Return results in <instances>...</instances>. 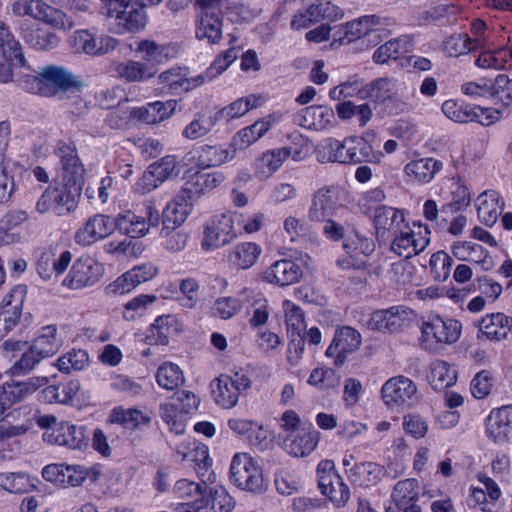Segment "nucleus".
<instances>
[{
  "label": "nucleus",
  "instance_id": "f257e3e1",
  "mask_svg": "<svg viewBox=\"0 0 512 512\" xmlns=\"http://www.w3.org/2000/svg\"><path fill=\"white\" fill-rule=\"evenodd\" d=\"M82 187L78 184L60 180L42 193L35 205L36 212L45 214L52 209L59 216L69 214L77 207Z\"/></svg>",
  "mask_w": 512,
  "mask_h": 512
},
{
  "label": "nucleus",
  "instance_id": "f03ea898",
  "mask_svg": "<svg viewBox=\"0 0 512 512\" xmlns=\"http://www.w3.org/2000/svg\"><path fill=\"white\" fill-rule=\"evenodd\" d=\"M230 479L242 490L261 493L266 488L262 470L247 453L234 455L230 465Z\"/></svg>",
  "mask_w": 512,
  "mask_h": 512
},
{
  "label": "nucleus",
  "instance_id": "7ed1b4c3",
  "mask_svg": "<svg viewBox=\"0 0 512 512\" xmlns=\"http://www.w3.org/2000/svg\"><path fill=\"white\" fill-rule=\"evenodd\" d=\"M159 223L160 214L152 202L144 203L139 215L127 210L116 216L117 229L131 238L145 236L151 227H157Z\"/></svg>",
  "mask_w": 512,
  "mask_h": 512
},
{
  "label": "nucleus",
  "instance_id": "20e7f679",
  "mask_svg": "<svg viewBox=\"0 0 512 512\" xmlns=\"http://www.w3.org/2000/svg\"><path fill=\"white\" fill-rule=\"evenodd\" d=\"M34 78L33 85L41 95H56L59 92L79 91L83 83L77 76L61 66H48Z\"/></svg>",
  "mask_w": 512,
  "mask_h": 512
},
{
  "label": "nucleus",
  "instance_id": "39448f33",
  "mask_svg": "<svg viewBox=\"0 0 512 512\" xmlns=\"http://www.w3.org/2000/svg\"><path fill=\"white\" fill-rule=\"evenodd\" d=\"M11 11L15 16H30L57 28L71 29L74 26L73 21L65 13L42 0H16L11 4Z\"/></svg>",
  "mask_w": 512,
  "mask_h": 512
},
{
  "label": "nucleus",
  "instance_id": "423d86ee",
  "mask_svg": "<svg viewBox=\"0 0 512 512\" xmlns=\"http://www.w3.org/2000/svg\"><path fill=\"white\" fill-rule=\"evenodd\" d=\"M25 64L21 44L8 26L0 22V82H10L13 77L12 67H24Z\"/></svg>",
  "mask_w": 512,
  "mask_h": 512
},
{
  "label": "nucleus",
  "instance_id": "0eeeda50",
  "mask_svg": "<svg viewBox=\"0 0 512 512\" xmlns=\"http://www.w3.org/2000/svg\"><path fill=\"white\" fill-rule=\"evenodd\" d=\"M407 221L404 212L398 208L381 205L375 208L373 214V226L375 236L379 243L387 244L391 237L406 228Z\"/></svg>",
  "mask_w": 512,
  "mask_h": 512
},
{
  "label": "nucleus",
  "instance_id": "6e6552de",
  "mask_svg": "<svg viewBox=\"0 0 512 512\" xmlns=\"http://www.w3.org/2000/svg\"><path fill=\"white\" fill-rule=\"evenodd\" d=\"M381 393L385 404L391 408L411 407L418 402L417 387L405 376H395L387 380Z\"/></svg>",
  "mask_w": 512,
  "mask_h": 512
},
{
  "label": "nucleus",
  "instance_id": "1a4fd4ad",
  "mask_svg": "<svg viewBox=\"0 0 512 512\" xmlns=\"http://www.w3.org/2000/svg\"><path fill=\"white\" fill-rule=\"evenodd\" d=\"M362 343L361 334L350 326L335 330L332 342L326 350V356L333 359L336 366H342L348 357L358 351Z\"/></svg>",
  "mask_w": 512,
  "mask_h": 512
},
{
  "label": "nucleus",
  "instance_id": "9d476101",
  "mask_svg": "<svg viewBox=\"0 0 512 512\" xmlns=\"http://www.w3.org/2000/svg\"><path fill=\"white\" fill-rule=\"evenodd\" d=\"M235 236L233 214H218L207 223L201 246L206 251L218 249L230 243Z\"/></svg>",
  "mask_w": 512,
  "mask_h": 512
},
{
  "label": "nucleus",
  "instance_id": "9b49d317",
  "mask_svg": "<svg viewBox=\"0 0 512 512\" xmlns=\"http://www.w3.org/2000/svg\"><path fill=\"white\" fill-rule=\"evenodd\" d=\"M26 286L13 287L0 306V341L19 325L26 296Z\"/></svg>",
  "mask_w": 512,
  "mask_h": 512
},
{
  "label": "nucleus",
  "instance_id": "f8f14e48",
  "mask_svg": "<svg viewBox=\"0 0 512 512\" xmlns=\"http://www.w3.org/2000/svg\"><path fill=\"white\" fill-rule=\"evenodd\" d=\"M104 274V267L94 258L86 256L78 258L64 284L71 289H81L96 284Z\"/></svg>",
  "mask_w": 512,
  "mask_h": 512
},
{
  "label": "nucleus",
  "instance_id": "ddd939ff",
  "mask_svg": "<svg viewBox=\"0 0 512 512\" xmlns=\"http://www.w3.org/2000/svg\"><path fill=\"white\" fill-rule=\"evenodd\" d=\"M108 17L115 18L119 33H137L147 24V15L138 0H124Z\"/></svg>",
  "mask_w": 512,
  "mask_h": 512
},
{
  "label": "nucleus",
  "instance_id": "4468645a",
  "mask_svg": "<svg viewBox=\"0 0 512 512\" xmlns=\"http://www.w3.org/2000/svg\"><path fill=\"white\" fill-rule=\"evenodd\" d=\"M55 155L60 161L61 180L83 186L85 169L78 157L75 144L62 140L58 141L55 147Z\"/></svg>",
  "mask_w": 512,
  "mask_h": 512
},
{
  "label": "nucleus",
  "instance_id": "2eb2a0df",
  "mask_svg": "<svg viewBox=\"0 0 512 512\" xmlns=\"http://www.w3.org/2000/svg\"><path fill=\"white\" fill-rule=\"evenodd\" d=\"M424 235L421 232L416 235L410 228L409 224L406 228L401 229L396 236L391 237L390 250L398 256L410 258L424 251L430 242L428 227L425 226Z\"/></svg>",
  "mask_w": 512,
  "mask_h": 512
},
{
  "label": "nucleus",
  "instance_id": "dca6fc26",
  "mask_svg": "<svg viewBox=\"0 0 512 512\" xmlns=\"http://www.w3.org/2000/svg\"><path fill=\"white\" fill-rule=\"evenodd\" d=\"M412 315V309L403 305H397L374 311L367 324L372 330L395 332L399 330Z\"/></svg>",
  "mask_w": 512,
  "mask_h": 512
},
{
  "label": "nucleus",
  "instance_id": "f3484780",
  "mask_svg": "<svg viewBox=\"0 0 512 512\" xmlns=\"http://www.w3.org/2000/svg\"><path fill=\"white\" fill-rule=\"evenodd\" d=\"M199 7L196 37L217 44L222 39V19L219 7L197 5Z\"/></svg>",
  "mask_w": 512,
  "mask_h": 512
},
{
  "label": "nucleus",
  "instance_id": "a211bd4d",
  "mask_svg": "<svg viewBox=\"0 0 512 512\" xmlns=\"http://www.w3.org/2000/svg\"><path fill=\"white\" fill-rule=\"evenodd\" d=\"M236 149L232 145L202 144L192 151V159L198 168L207 169L218 167L235 157Z\"/></svg>",
  "mask_w": 512,
  "mask_h": 512
},
{
  "label": "nucleus",
  "instance_id": "6ab92c4d",
  "mask_svg": "<svg viewBox=\"0 0 512 512\" xmlns=\"http://www.w3.org/2000/svg\"><path fill=\"white\" fill-rule=\"evenodd\" d=\"M116 228V217L97 214L90 217L76 232L75 240L78 244L87 246L109 236Z\"/></svg>",
  "mask_w": 512,
  "mask_h": 512
},
{
  "label": "nucleus",
  "instance_id": "aec40b11",
  "mask_svg": "<svg viewBox=\"0 0 512 512\" xmlns=\"http://www.w3.org/2000/svg\"><path fill=\"white\" fill-rule=\"evenodd\" d=\"M461 328V323L456 319L434 316L423 324L422 333L426 337L432 336L438 343L452 344L460 338Z\"/></svg>",
  "mask_w": 512,
  "mask_h": 512
},
{
  "label": "nucleus",
  "instance_id": "412c9836",
  "mask_svg": "<svg viewBox=\"0 0 512 512\" xmlns=\"http://www.w3.org/2000/svg\"><path fill=\"white\" fill-rule=\"evenodd\" d=\"M512 433V405L502 406L490 412L486 419V435L495 443L509 439Z\"/></svg>",
  "mask_w": 512,
  "mask_h": 512
},
{
  "label": "nucleus",
  "instance_id": "4be33fe9",
  "mask_svg": "<svg viewBox=\"0 0 512 512\" xmlns=\"http://www.w3.org/2000/svg\"><path fill=\"white\" fill-rule=\"evenodd\" d=\"M479 332L477 338L485 337L490 341H502L508 338L512 330V317L502 313H491L478 322Z\"/></svg>",
  "mask_w": 512,
  "mask_h": 512
},
{
  "label": "nucleus",
  "instance_id": "5701e85b",
  "mask_svg": "<svg viewBox=\"0 0 512 512\" xmlns=\"http://www.w3.org/2000/svg\"><path fill=\"white\" fill-rule=\"evenodd\" d=\"M334 118L332 108L325 105H311L298 111L293 116V123L310 130H323Z\"/></svg>",
  "mask_w": 512,
  "mask_h": 512
},
{
  "label": "nucleus",
  "instance_id": "b1692460",
  "mask_svg": "<svg viewBox=\"0 0 512 512\" xmlns=\"http://www.w3.org/2000/svg\"><path fill=\"white\" fill-rule=\"evenodd\" d=\"M354 144L353 136L346 137L343 141L335 138H327L319 146L317 157L321 163H339L350 165V150Z\"/></svg>",
  "mask_w": 512,
  "mask_h": 512
},
{
  "label": "nucleus",
  "instance_id": "393cba45",
  "mask_svg": "<svg viewBox=\"0 0 512 512\" xmlns=\"http://www.w3.org/2000/svg\"><path fill=\"white\" fill-rule=\"evenodd\" d=\"M300 266L289 259L274 262L264 273L263 280L278 286H288L298 282L302 277Z\"/></svg>",
  "mask_w": 512,
  "mask_h": 512
},
{
  "label": "nucleus",
  "instance_id": "a878e982",
  "mask_svg": "<svg viewBox=\"0 0 512 512\" xmlns=\"http://www.w3.org/2000/svg\"><path fill=\"white\" fill-rule=\"evenodd\" d=\"M318 487L336 508L345 507L350 500V489L339 474H330L318 479Z\"/></svg>",
  "mask_w": 512,
  "mask_h": 512
},
{
  "label": "nucleus",
  "instance_id": "bb28decb",
  "mask_svg": "<svg viewBox=\"0 0 512 512\" xmlns=\"http://www.w3.org/2000/svg\"><path fill=\"white\" fill-rule=\"evenodd\" d=\"M442 169L443 163L440 160L426 157L408 162L404 167V172L410 180L426 184L431 182Z\"/></svg>",
  "mask_w": 512,
  "mask_h": 512
},
{
  "label": "nucleus",
  "instance_id": "cd10ccee",
  "mask_svg": "<svg viewBox=\"0 0 512 512\" xmlns=\"http://www.w3.org/2000/svg\"><path fill=\"white\" fill-rule=\"evenodd\" d=\"M319 439L320 432L312 428L296 436H285L283 438V447L289 454L295 457H305L315 450Z\"/></svg>",
  "mask_w": 512,
  "mask_h": 512
},
{
  "label": "nucleus",
  "instance_id": "c85d7f7f",
  "mask_svg": "<svg viewBox=\"0 0 512 512\" xmlns=\"http://www.w3.org/2000/svg\"><path fill=\"white\" fill-rule=\"evenodd\" d=\"M479 220L486 226H493L501 215L504 202L495 190L480 194L476 200Z\"/></svg>",
  "mask_w": 512,
  "mask_h": 512
},
{
  "label": "nucleus",
  "instance_id": "c756f323",
  "mask_svg": "<svg viewBox=\"0 0 512 512\" xmlns=\"http://www.w3.org/2000/svg\"><path fill=\"white\" fill-rule=\"evenodd\" d=\"M176 105L175 100L156 101L133 109L131 115L145 124H156L168 119L174 113Z\"/></svg>",
  "mask_w": 512,
  "mask_h": 512
},
{
  "label": "nucleus",
  "instance_id": "7c9ffc66",
  "mask_svg": "<svg viewBox=\"0 0 512 512\" xmlns=\"http://www.w3.org/2000/svg\"><path fill=\"white\" fill-rule=\"evenodd\" d=\"M51 442L69 449L81 450L87 446L85 427L72 425L67 422L61 423L60 426L52 432Z\"/></svg>",
  "mask_w": 512,
  "mask_h": 512
},
{
  "label": "nucleus",
  "instance_id": "2f4dec72",
  "mask_svg": "<svg viewBox=\"0 0 512 512\" xmlns=\"http://www.w3.org/2000/svg\"><path fill=\"white\" fill-rule=\"evenodd\" d=\"M181 331L178 320L173 315H162L150 326L146 338L151 345H166L169 337Z\"/></svg>",
  "mask_w": 512,
  "mask_h": 512
},
{
  "label": "nucleus",
  "instance_id": "473e14b6",
  "mask_svg": "<svg viewBox=\"0 0 512 512\" xmlns=\"http://www.w3.org/2000/svg\"><path fill=\"white\" fill-rule=\"evenodd\" d=\"M71 259L72 254L70 251L62 252L59 258H56L53 250L45 251L37 262V271L42 279H50L53 274H62L69 266Z\"/></svg>",
  "mask_w": 512,
  "mask_h": 512
},
{
  "label": "nucleus",
  "instance_id": "72a5a7b5",
  "mask_svg": "<svg viewBox=\"0 0 512 512\" xmlns=\"http://www.w3.org/2000/svg\"><path fill=\"white\" fill-rule=\"evenodd\" d=\"M48 383L47 377H32L22 382L5 383L2 386L3 394L9 402V408L16 402L22 401L27 395L34 393Z\"/></svg>",
  "mask_w": 512,
  "mask_h": 512
},
{
  "label": "nucleus",
  "instance_id": "f704fd0d",
  "mask_svg": "<svg viewBox=\"0 0 512 512\" xmlns=\"http://www.w3.org/2000/svg\"><path fill=\"white\" fill-rule=\"evenodd\" d=\"M20 30L24 41L37 50L54 49L60 41L54 32L29 24H22Z\"/></svg>",
  "mask_w": 512,
  "mask_h": 512
},
{
  "label": "nucleus",
  "instance_id": "c9c22d12",
  "mask_svg": "<svg viewBox=\"0 0 512 512\" xmlns=\"http://www.w3.org/2000/svg\"><path fill=\"white\" fill-rule=\"evenodd\" d=\"M219 119L215 112L202 110L194 115V119L183 129V137L197 140L209 134Z\"/></svg>",
  "mask_w": 512,
  "mask_h": 512
},
{
  "label": "nucleus",
  "instance_id": "e433bc0d",
  "mask_svg": "<svg viewBox=\"0 0 512 512\" xmlns=\"http://www.w3.org/2000/svg\"><path fill=\"white\" fill-rule=\"evenodd\" d=\"M289 156H292V148L290 147H282L264 152L256 160V173L260 177L271 176Z\"/></svg>",
  "mask_w": 512,
  "mask_h": 512
},
{
  "label": "nucleus",
  "instance_id": "4c0bfd02",
  "mask_svg": "<svg viewBox=\"0 0 512 512\" xmlns=\"http://www.w3.org/2000/svg\"><path fill=\"white\" fill-rule=\"evenodd\" d=\"M81 388L78 380H71L67 383L49 385L40 392V398L47 403L68 404L77 395Z\"/></svg>",
  "mask_w": 512,
  "mask_h": 512
},
{
  "label": "nucleus",
  "instance_id": "58836bf2",
  "mask_svg": "<svg viewBox=\"0 0 512 512\" xmlns=\"http://www.w3.org/2000/svg\"><path fill=\"white\" fill-rule=\"evenodd\" d=\"M384 475V467L375 462L356 463L349 470V479L359 486L368 487L379 482Z\"/></svg>",
  "mask_w": 512,
  "mask_h": 512
},
{
  "label": "nucleus",
  "instance_id": "ea45409f",
  "mask_svg": "<svg viewBox=\"0 0 512 512\" xmlns=\"http://www.w3.org/2000/svg\"><path fill=\"white\" fill-rule=\"evenodd\" d=\"M260 254L259 245L253 242H243L229 252L228 262L238 269H248L257 262Z\"/></svg>",
  "mask_w": 512,
  "mask_h": 512
},
{
  "label": "nucleus",
  "instance_id": "a19ab883",
  "mask_svg": "<svg viewBox=\"0 0 512 512\" xmlns=\"http://www.w3.org/2000/svg\"><path fill=\"white\" fill-rule=\"evenodd\" d=\"M192 203L187 199H178V194L169 202L162 213V225L165 228H178L187 219Z\"/></svg>",
  "mask_w": 512,
  "mask_h": 512
},
{
  "label": "nucleus",
  "instance_id": "79ce46f5",
  "mask_svg": "<svg viewBox=\"0 0 512 512\" xmlns=\"http://www.w3.org/2000/svg\"><path fill=\"white\" fill-rule=\"evenodd\" d=\"M31 347L43 359L56 354L61 347V341L57 338V326L47 325L42 327Z\"/></svg>",
  "mask_w": 512,
  "mask_h": 512
},
{
  "label": "nucleus",
  "instance_id": "37998d69",
  "mask_svg": "<svg viewBox=\"0 0 512 512\" xmlns=\"http://www.w3.org/2000/svg\"><path fill=\"white\" fill-rule=\"evenodd\" d=\"M429 383L435 390H444L457 381L456 370L446 361L435 360L430 365Z\"/></svg>",
  "mask_w": 512,
  "mask_h": 512
},
{
  "label": "nucleus",
  "instance_id": "c03bdc74",
  "mask_svg": "<svg viewBox=\"0 0 512 512\" xmlns=\"http://www.w3.org/2000/svg\"><path fill=\"white\" fill-rule=\"evenodd\" d=\"M398 90L397 81L391 78H378L368 85H366L361 91L363 98H369L375 103H384L392 94Z\"/></svg>",
  "mask_w": 512,
  "mask_h": 512
},
{
  "label": "nucleus",
  "instance_id": "a18cd8bd",
  "mask_svg": "<svg viewBox=\"0 0 512 512\" xmlns=\"http://www.w3.org/2000/svg\"><path fill=\"white\" fill-rule=\"evenodd\" d=\"M110 422L118 423L126 429L134 430L141 425L148 426L151 418L136 408L124 409L123 407H116L110 414Z\"/></svg>",
  "mask_w": 512,
  "mask_h": 512
},
{
  "label": "nucleus",
  "instance_id": "49530a36",
  "mask_svg": "<svg viewBox=\"0 0 512 512\" xmlns=\"http://www.w3.org/2000/svg\"><path fill=\"white\" fill-rule=\"evenodd\" d=\"M379 23V18L375 15L365 16L358 20L348 22L343 27V36L339 38L340 44H350L351 42L368 34L372 25Z\"/></svg>",
  "mask_w": 512,
  "mask_h": 512
},
{
  "label": "nucleus",
  "instance_id": "de8ad7c7",
  "mask_svg": "<svg viewBox=\"0 0 512 512\" xmlns=\"http://www.w3.org/2000/svg\"><path fill=\"white\" fill-rule=\"evenodd\" d=\"M333 188H321L313 196L308 216L313 221H324L333 208Z\"/></svg>",
  "mask_w": 512,
  "mask_h": 512
},
{
  "label": "nucleus",
  "instance_id": "09e8293b",
  "mask_svg": "<svg viewBox=\"0 0 512 512\" xmlns=\"http://www.w3.org/2000/svg\"><path fill=\"white\" fill-rule=\"evenodd\" d=\"M116 72L128 82H142L152 78L156 73L147 64L132 60L118 64Z\"/></svg>",
  "mask_w": 512,
  "mask_h": 512
},
{
  "label": "nucleus",
  "instance_id": "8fccbe9b",
  "mask_svg": "<svg viewBox=\"0 0 512 512\" xmlns=\"http://www.w3.org/2000/svg\"><path fill=\"white\" fill-rule=\"evenodd\" d=\"M217 381V389L213 390L216 403L226 409L233 408L238 403L240 392L235 388L229 375H221Z\"/></svg>",
  "mask_w": 512,
  "mask_h": 512
},
{
  "label": "nucleus",
  "instance_id": "3c124183",
  "mask_svg": "<svg viewBox=\"0 0 512 512\" xmlns=\"http://www.w3.org/2000/svg\"><path fill=\"white\" fill-rule=\"evenodd\" d=\"M354 144L350 150V165L361 163H379L382 154L376 153L371 144L363 138L353 136Z\"/></svg>",
  "mask_w": 512,
  "mask_h": 512
},
{
  "label": "nucleus",
  "instance_id": "603ef678",
  "mask_svg": "<svg viewBox=\"0 0 512 512\" xmlns=\"http://www.w3.org/2000/svg\"><path fill=\"white\" fill-rule=\"evenodd\" d=\"M417 480L405 479L399 481L393 488L391 500L393 503L404 507L410 503L417 502L419 499Z\"/></svg>",
  "mask_w": 512,
  "mask_h": 512
},
{
  "label": "nucleus",
  "instance_id": "864d4df0",
  "mask_svg": "<svg viewBox=\"0 0 512 512\" xmlns=\"http://www.w3.org/2000/svg\"><path fill=\"white\" fill-rule=\"evenodd\" d=\"M408 41L405 39H392L381 45L373 55L375 63L384 64L390 59H398L402 54L408 52Z\"/></svg>",
  "mask_w": 512,
  "mask_h": 512
},
{
  "label": "nucleus",
  "instance_id": "5fc2aeb1",
  "mask_svg": "<svg viewBox=\"0 0 512 512\" xmlns=\"http://www.w3.org/2000/svg\"><path fill=\"white\" fill-rule=\"evenodd\" d=\"M443 113L450 120L457 123H468L475 120L477 110L471 105L459 103L455 100H447L442 104Z\"/></svg>",
  "mask_w": 512,
  "mask_h": 512
},
{
  "label": "nucleus",
  "instance_id": "6e6d98bb",
  "mask_svg": "<svg viewBox=\"0 0 512 512\" xmlns=\"http://www.w3.org/2000/svg\"><path fill=\"white\" fill-rule=\"evenodd\" d=\"M156 380L161 387L167 390H173L185 381L179 366L170 362H166L159 367Z\"/></svg>",
  "mask_w": 512,
  "mask_h": 512
},
{
  "label": "nucleus",
  "instance_id": "4d7b16f0",
  "mask_svg": "<svg viewBox=\"0 0 512 512\" xmlns=\"http://www.w3.org/2000/svg\"><path fill=\"white\" fill-rule=\"evenodd\" d=\"M0 487L10 493H28L35 488L25 473H0Z\"/></svg>",
  "mask_w": 512,
  "mask_h": 512
},
{
  "label": "nucleus",
  "instance_id": "13d9d810",
  "mask_svg": "<svg viewBox=\"0 0 512 512\" xmlns=\"http://www.w3.org/2000/svg\"><path fill=\"white\" fill-rule=\"evenodd\" d=\"M88 363L89 356L87 351L72 349L58 359L57 367L61 372L69 374L73 371L83 370Z\"/></svg>",
  "mask_w": 512,
  "mask_h": 512
},
{
  "label": "nucleus",
  "instance_id": "bf43d9fd",
  "mask_svg": "<svg viewBox=\"0 0 512 512\" xmlns=\"http://www.w3.org/2000/svg\"><path fill=\"white\" fill-rule=\"evenodd\" d=\"M271 128V122L266 119L256 121L254 124L241 129L234 137L235 143L247 147L261 138Z\"/></svg>",
  "mask_w": 512,
  "mask_h": 512
},
{
  "label": "nucleus",
  "instance_id": "052dcab7",
  "mask_svg": "<svg viewBox=\"0 0 512 512\" xmlns=\"http://www.w3.org/2000/svg\"><path fill=\"white\" fill-rule=\"evenodd\" d=\"M340 380V375L332 368H315L309 376L308 383L320 390H329L339 387Z\"/></svg>",
  "mask_w": 512,
  "mask_h": 512
},
{
  "label": "nucleus",
  "instance_id": "680f3d73",
  "mask_svg": "<svg viewBox=\"0 0 512 512\" xmlns=\"http://www.w3.org/2000/svg\"><path fill=\"white\" fill-rule=\"evenodd\" d=\"M476 48V41L468 34H453L444 42V50L450 57H458Z\"/></svg>",
  "mask_w": 512,
  "mask_h": 512
},
{
  "label": "nucleus",
  "instance_id": "e2e57ef3",
  "mask_svg": "<svg viewBox=\"0 0 512 512\" xmlns=\"http://www.w3.org/2000/svg\"><path fill=\"white\" fill-rule=\"evenodd\" d=\"M160 416L163 421L169 426L171 432L176 435L185 432V422L182 419V412L179 410L177 403H163L159 407Z\"/></svg>",
  "mask_w": 512,
  "mask_h": 512
},
{
  "label": "nucleus",
  "instance_id": "0e129e2a",
  "mask_svg": "<svg viewBox=\"0 0 512 512\" xmlns=\"http://www.w3.org/2000/svg\"><path fill=\"white\" fill-rule=\"evenodd\" d=\"M453 259L444 251L434 253L429 261L430 272L435 281L443 282L450 275Z\"/></svg>",
  "mask_w": 512,
  "mask_h": 512
},
{
  "label": "nucleus",
  "instance_id": "69168bd1",
  "mask_svg": "<svg viewBox=\"0 0 512 512\" xmlns=\"http://www.w3.org/2000/svg\"><path fill=\"white\" fill-rule=\"evenodd\" d=\"M205 193H207V190L203 175L197 172L185 182L182 189L178 192V199L183 200L184 198L193 203V201Z\"/></svg>",
  "mask_w": 512,
  "mask_h": 512
},
{
  "label": "nucleus",
  "instance_id": "338daca9",
  "mask_svg": "<svg viewBox=\"0 0 512 512\" xmlns=\"http://www.w3.org/2000/svg\"><path fill=\"white\" fill-rule=\"evenodd\" d=\"M137 50L143 54L144 61L153 65L162 63L168 57L167 48L151 40L141 41Z\"/></svg>",
  "mask_w": 512,
  "mask_h": 512
},
{
  "label": "nucleus",
  "instance_id": "774afa93",
  "mask_svg": "<svg viewBox=\"0 0 512 512\" xmlns=\"http://www.w3.org/2000/svg\"><path fill=\"white\" fill-rule=\"evenodd\" d=\"M491 97L504 106L512 104V79L507 75H498L491 86Z\"/></svg>",
  "mask_w": 512,
  "mask_h": 512
}]
</instances>
